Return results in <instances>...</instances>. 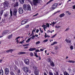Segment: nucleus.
Wrapping results in <instances>:
<instances>
[{
  "mask_svg": "<svg viewBox=\"0 0 75 75\" xmlns=\"http://www.w3.org/2000/svg\"><path fill=\"white\" fill-rule=\"evenodd\" d=\"M36 48H30L29 49V51H34V50H36Z\"/></svg>",
  "mask_w": 75,
  "mask_h": 75,
  "instance_id": "18",
  "label": "nucleus"
},
{
  "mask_svg": "<svg viewBox=\"0 0 75 75\" xmlns=\"http://www.w3.org/2000/svg\"><path fill=\"white\" fill-rule=\"evenodd\" d=\"M55 28H58V26L57 25H56L55 26Z\"/></svg>",
  "mask_w": 75,
  "mask_h": 75,
  "instance_id": "58",
  "label": "nucleus"
},
{
  "mask_svg": "<svg viewBox=\"0 0 75 75\" xmlns=\"http://www.w3.org/2000/svg\"><path fill=\"white\" fill-rule=\"evenodd\" d=\"M38 15V13H37L36 14L33 16V17H35V16H37Z\"/></svg>",
  "mask_w": 75,
  "mask_h": 75,
  "instance_id": "47",
  "label": "nucleus"
},
{
  "mask_svg": "<svg viewBox=\"0 0 75 75\" xmlns=\"http://www.w3.org/2000/svg\"><path fill=\"white\" fill-rule=\"evenodd\" d=\"M43 27V28H47V26H46V25H43L42 26V27Z\"/></svg>",
  "mask_w": 75,
  "mask_h": 75,
  "instance_id": "34",
  "label": "nucleus"
},
{
  "mask_svg": "<svg viewBox=\"0 0 75 75\" xmlns=\"http://www.w3.org/2000/svg\"><path fill=\"white\" fill-rule=\"evenodd\" d=\"M36 29L35 28H34V29H33V30L32 31V34H34V32H35V30Z\"/></svg>",
  "mask_w": 75,
  "mask_h": 75,
  "instance_id": "32",
  "label": "nucleus"
},
{
  "mask_svg": "<svg viewBox=\"0 0 75 75\" xmlns=\"http://www.w3.org/2000/svg\"><path fill=\"white\" fill-rule=\"evenodd\" d=\"M47 61L48 62H50V63L52 62V61L51 60V58H49L47 59Z\"/></svg>",
  "mask_w": 75,
  "mask_h": 75,
  "instance_id": "22",
  "label": "nucleus"
},
{
  "mask_svg": "<svg viewBox=\"0 0 75 75\" xmlns=\"http://www.w3.org/2000/svg\"><path fill=\"white\" fill-rule=\"evenodd\" d=\"M33 69H35V70H37V67H35V66H33Z\"/></svg>",
  "mask_w": 75,
  "mask_h": 75,
  "instance_id": "35",
  "label": "nucleus"
},
{
  "mask_svg": "<svg viewBox=\"0 0 75 75\" xmlns=\"http://www.w3.org/2000/svg\"><path fill=\"white\" fill-rule=\"evenodd\" d=\"M50 63V65L52 67H55V64H54V63L52 61Z\"/></svg>",
  "mask_w": 75,
  "mask_h": 75,
  "instance_id": "16",
  "label": "nucleus"
},
{
  "mask_svg": "<svg viewBox=\"0 0 75 75\" xmlns=\"http://www.w3.org/2000/svg\"><path fill=\"white\" fill-rule=\"evenodd\" d=\"M30 38H32V40H33V39H34V38L33 36H32Z\"/></svg>",
  "mask_w": 75,
  "mask_h": 75,
  "instance_id": "60",
  "label": "nucleus"
},
{
  "mask_svg": "<svg viewBox=\"0 0 75 75\" xmlns=\"http://www.w3.org/2000/svg\"><path fill=\"white\" fill-rule=\"evenodd\" d=\"M24 49H27V48H28V47H24Z\"/></svg>",
  "mask_w": 75,
  "mask_h": 75,
  "instance_id": "59",
  "label": "nucleus"
},
{
  "mask_svg": "<svg viewBox=\"0 0 75 75\" xmlns=\"http://www.w3.org/2000/svg\"><path fill=\"white\" fill-rule=\"evenodd\" d=\"M31 40V38H29L28 39V40H27L26 41V42H29Z\"/></svg>",
  "mask_w": 75,
  "mask_h": 75,
  "instance_id": "29",
  "label": "nucleus"
},
{
  "mask_svg": "<svg viewBox=\"0 0 75 75\" xmlns=\"http://www.w3.org/2000/svg\"><path fill=\"white\" fill-rule=\"evenodd\" d=\"M18 13L19 14H23V9L22 8H19L18 9Z\"/></svg>",
  "mask_w": 75,
  "mask_h": 75,
  "instance_id": "4",
  "label": "nucleus"
},
{
  "mask_svg": "<svg viewBox=\"0 0 75 75\" xmlns=\"http://www.w3.org/2000/svg\"><path fill=\"white\" fill-rule=\"evenodd\" d=\"M35 51L36 52H40V50L38 49L36 50Z\"/></svg>",
  "mask_w": 75,
  "mask_h": 75,
  "instance_id": "40",
  "label": "nucleus"
},
{
  "mask_svg": "<svg viewBox=\"0 0 75 75\" xmlns=\"http://www.w3.org/2000/svg\"><path fill=\"white\" fill-rule=\"evenodd\" d=\"M46 25H47V27L49 28L50 27V24L47 23H46Z\"/></svg>",
  "mask_w": 75,
  "mask_h": 75,
  "instance_id": "37",
  "label": "nucleus"
},
{
  "mask_svg": "<svg viewBox=\"0 0 75 75\" xmlns=\"http://www.w3.org/2000/svg\"><path fill=\"white\" fill-rule=\"evenodd\" d=\"M19 4H18V2L16 1V3L13 5V7H17L18 6Z\"/></svg>",
  "mask_w": 75,
  "mask_h": 75,
  "instance_id": "14",
  "label": "nucleus"
},
{
  "mask_svg": "<svg viewBox=\"0 0 75 75\" xmlns=\"http://www.w3.org/2000/svg\"><path fill=\"white\" fill-rule=\"evenodd\" d=\"M34 73L35 75H38V74H39V70L38 69L35 70Z\"/></svg>",
  "mask_w": 75,
  "mask_h": 75,
  "instance_id": "13",
  "label": "nucleus"
},
{
  "mask_svg": "<svg viewBox=\"0 0 75 75\" xmlns=\"http://www.w3.org/2000/svg\"><path fill=\"white\" fill-rule=\"evenodd\" d=\"M3 10H1L0 11V13L1 14V16H2V14L3 13Z\"/></svg>",
  "mask_w": 75,
  "mask_h": 75,
  "instance_id": "33",
  "label": "nucleus"
},
{
  "mask_svg": "<svg viewBox=\"0 0 75 75\" xmlns=\"http://www.w3.org/2000/svg\"><path fill=\"white\" fill-rule=\"evenodd\" d=\"M2 61H3V60L2 59L0 60V62H2Z\"/></svg>",
  "mask_w": 75,
  "mask_h": 75,
  "instance_id": "64",
  "label": "nucleus"
},
{
  "mask_svg": "<svg viewBox=\"0 0 75 75\" xmlns=\"http://www.w3.org/2000/svg\"><path fill=\"white\" fill-rule=\"evenodd\" d=\"M57 44V42H53L52 44H51V45H54V44Z\"/></svg>",
  "mask_w": 75,
  "mask_h": 75,
  "instance_id": "31",
  "label": "nucleus"
},
{
  "mask_svg": "<svg viewBox=\"0 0 75 75\" xmlns=\"http://www.w3.org/2000/svg\"><path fill=\"white\" fill-rule=\"evenodd\" d=\"M64 75H69L68 73H67V71H64Z\"/></svg>",
  "mask_w": 75,
  "mask_h": 75,
  "instance_id": "27",
  "label": "nucleus"
},
{
  "mask_svg": "<svg viewBox=\"0 0 75 75\" xmlns=\"http://www.w3.org/2000/svg\"><path fill=\"white\" fill-rule=\"evenodd\" d=\"M9 32H10V30H4L2 33V35H4V34H7Z\"/></svg>",
  "mask_w": 75,
  "mask_h": 75,
  "instance_id": "12",
  "label": "nucleus"
},
{
  "mask_svg": "<svg viewBox=\"0 0 75 75\" xmlns=\"http://www.w3.org/2000/svg\"><path fill=\"white\" fill-rule=\"evenodd\" d=\"M41 33H43V31H42V30H41L40 31Z\"/></svg>",
  "mask_w": 75,
  "mask_h": 75,
  "instance_id": "62",
  "label": "nucleus"
},
{
  "mask_svg": "<svg viewBox=\"0 0 75 75\" xmlns=\"http://www.w3.org/2000/svg\"><path fill=\"white\" fill-rule=\"evenodd\" d=\"M52 1H54V0H50L48 2H47V4H49V3H51V2Z\"/></svg>",
  "mask_w": 75,
  "mask_h": 75,
  "instance_id": "30",
  "label": "nucleus"
},
{
  "mask_svg": "<svg viewBox=\"0 0 75 75\" xmlns=\"http://www.w3.org/2000/svg\"><path fill=\"white\" fill-rule=\"evenodd\" d=\"M21 38V37H18L16 38L15 39V40H18V38Z\"/></svg>",
  "mask_w": 75,
  "mask_h": 75,
  "instance_id": "44",
  "label": "nucleus"
},
{
  "mask_svg": "<svg viewBox=\"0 0 75 75\" xmlns=\"http://www.w3.org/2000/svg\"><path fill=\"white\" fill-rule=\"evenodd\" d=\"M4 7H8L9 6V3L8 2L6 1L4 2Z\"/></svg>",
  "mask_w": 75,
  "mask_h": 75,
  "instance_id": "5",
  "label": "nucleus"
},
{
  "mask_svg": "<svg viewBox=\"0 0 75 75\" xmlns=\"http://www.w3.org/2000/svg\"><path fill=\"white\" fill-rule=\"evenodd\" d=\"M56 35H57V34H55L54 35H53L52 36V37L51 38H54V37H55Z\"/></svg>",
  "mask_w": 75,
  "mask_h": 75,
  "instance_id": "41",
  "label": "nucleus"
},
{
  "mask_svg": "<svg viewBox=\"0 0 75 75\" xmlns=\"http://www.w3.org/2000/svg\"><path fill=\"white\" fill-rule=\"evenodd\" d=\"M13 37V35L11 34V35H10L8 37V39H11V38Z\"/></svg>",
  "mask_w": 75,
  "mask_h": 75,
  "instance_id": "26",
  "label": "nucleus"
},
{
  "mask_svg": "<svg viewBox=\"0 0 75 75\" xmlns=\"http://www.w3.org/2000/svg\"><path fill=\"white\" fill-rule=\"evenodd\" d=\"M13 49H10L7 50L6 51V52H7V53H8V52H11V53H12V52H13Z\"/></svg>",
  "mask_w": 75,
  "mask_h": 75,
  "instance_id": "15",
  "label": "nucleus"
},
{
  "mask_svg": "<svg viewBox=\"0 0 75 75\" xmlns=\"http://www.w3.org/2000/svg\"><path fill=\"white\" fill-rule=\"evenodd\" d=\"M17 72L18 74H20V70H18Z\"/></svg>",
  "mask_w": 75,
  "mask_h": 75,
  "instance_id": "51",
  "label": "nucleus"
},
{
  "mask_svg": "<svg viewBox=\"0 0 75 75\" xmlns=\"http://www.w3.org/2000/svg\"><path fill=\"white\" fill-rule=\"evenodd\" d=\"M38 31H39V30H38V29H37V30H36V33H38Z\"/></svg>",
  "mask_w": 75,
  "mask_h": 75,
  "instance_id": "56",
  "label": "nucleus"
},
{
  "mask_svg": "<svg viewBox=\"0 0 75 75\" xmlns=\"http://www.w3.org/2000/svg\"><path fill=\"white\" fill-rule=\"evenodd\" d=\"M64 16H65V14L64 13H63L60 14L59 17L60 18H62V17H64Z\"/></svg>",
  "mask_w": 75,
  "mask_h": 75,
  "instance_id": "20",
  "label": "nucleus"
},
{
  "mask_svg": "<svg viewBox=\"0 0 75 75\" xmlns=\"http://www.w3.org/2000/svg\"><path fill=\"white\" fill-rule=\"evenodd\" d=\"M40 51H44V50H43L42 49H40Z\"/></svg>",
  "mask_w": 75,
  "mask_h": 75,
  "instance_id": "55",
  "label": "nucleus"
},
{
  "mask_svg": "<svg viewBox=\"0 0 75 75\" xmlns=\"http://www.w3.org/2000/svg\"><path fill=\"white\" fill-rule=\"evenodd\" d=\"M57 6H58V4L57 3L54 4L52 6V9H53V10H54V9L56 7H57Z\"/></svg>",
  "mask_w": 75,
  "mask_h": 75,
  "instance_id": "11",
  "label": "nucleus"
},
{
  "mask_svg": "<svg viewBox=\"0 0 75 75\" xmlns=\"http://www.w3.org/2000/svg\"><path fill=\"white\" fill-rule=\"evenodd\" d=\"M10 14L11 15V16H10L9 17V20L10 19H11L12 18V16H13V11H11V8H10Z\"/></svg>",
  "mask_w": 75,
  "mask_h": 75,
  "instance_id": "10",
  "label": "nucleus"
},
{
  "mask_svg": "<svg viewBox=\"0 0 75 75\" xmlns=\"http://www.w3.org/2000/svg\"><path fill=\"white\" fill-rule=\"evenodd\" d=\"M10 75H16L12 71H11L10 72Z\"/></svg>",
  "mask_w": 75,
  "mask_h": 75,
  "instance_id": "28",
  "label": "nucleus"
},
{
  "mask_svg": "<svg viewBox=\"0 0 75 75\" xmlns=\"http://www.w3.org/2000/svg\"><path fill=\"white\" fill-rule=\"evenodd\" d=\"M49 75H53V74H52V73L51 72H49Z\"/></svg>",
  "mask_w": 75,
  "mask_h": 75,
  "instance_id": "43",
  "label": "nucleus"
},
{
  "mask_svg": "<svg viewBox=\"0 0 75 75\" xmlns=\"http://www.w3.org/2000/svg\"><path fill=\"white\" fill-rule=\"evenodd\" d=\"M70 48L71 49V50H72L74 49V47L72 46H71L70 47Z\"/></svg>",
  "mask_w": 75,
  "mask_h": 75,
  "instance_id": "39",
  "label": "nucleus"
},
{
  "mask_svg": "<svg viewBox=\"0 0 75 75\" xmlns=\"http://www.w3.org/2000/svg\"><path fill=\"white\" fill-rule=\"evenodd\" d=\"M17 9L15 8L13 9V15L16 16L17 15Z\"/></svg>",
  "mask_w": 75,
  "mask_h": 75,
  "instance_id": "8",
  "label": "nucleus"
},
{
  "mask_svg": "<svg viewBox=\"0 0 75 75\" xmlns=\"http://www.w3.org/2000/svg\"><path fill=\"white\" fill-rule=\"evenodd\" d=\"M14 68V69H15V70H17V66H15Z\"/></svg>",
  "mask_w": 75,
  "mask_h": 75,
  "instance_id": "45",
  "label": "nucleus"
},
{
  "mask_svg": "<svg viewBox=\"0 0 75 75\" xmlns=\"http://www.w3.org/2000/svg\"><path fill=\"white\" fill-rule=\"evenodd\" d=\"M26 53L25 52H21L18 53L19 55H23V54H25Z\"/></svg>",
  "mask_w": 75,
  "mask_h": 75,
  "instance_id": "19",
  "label": "nucleus"
},
{
  "mask_svg": "<svg viewBox=\"0 0 75 75\" xmlns=\"http://www.w3.org/2000/svg\"><path fill=\"white\" fill-rule=\"evenodd\" d=\"M9 72V70L8 69L6 68L5 70V74L6 75H8Z\"/></svg>",
  "mask_w": 75,
  "mask_h": 75,
  "instance_id": "9",
  "label": "nucleus"
},
{
  "mask_svg": "<svg viewBox=\"0 0 75 75\" xmlns=\"http://www.w3.org/2000/svg\"><path fill=\"white\" fill-rule=\"evenodd\" d=\"M48 39H45V40L43 41V42H46L48 41Z\"/></svg>",
  "mask_w": 75,
  "mask_h": 75,
  "instance_id": "42",
  "label": "nucleus"
},
{
  "mask_svg": "<svg viewBox=\"0 0 75 75\" xmlns=\"http://www.w3.org/2000/svg\"><path fill=\"white\" fill-rule=\"evenodd\" d=\"M68 14H69V15H71V13H70L69 12L68 13Z\"/></svg>",
  "mask_w": 75,
  "mask_h": 75,
  "instance_id": "61",
  "label": "nucleus"
},
{
  "mask_svg": "<svg viewBox=\"0 0 75 75\" xmlns=\"http://www.w3.org/2000/svg\"><path fill=\"white\" fill-rule=\"evenodd\" d=\"M69 28H67V29H66V30H65V31H68L69 30Z\"/></svg>",
  "mask_w": 75,
  "mask_h": 75,
  "instance_id": "49",
  "label": "nucleus"
},
{
  "mask_svg": "<svg viewBox=\"0 0 75 75\" xmlns=\"http://www.w3.org/2000/svg\"><path fill=\"white\" fill-rule=\"evenodd\" d=\"M30 56H31V57H33V53H30Z\"/></svg>",
  "mask_w": 75,
  "mask_h": 75,
  "instance_id": "48",
  "label": "nucleus"
},
{
  "mask_svg": "<svg viewBox=\"0 0 75 75\" xmlns=\"http://www.w3.org/2000/svg\"><path fill=\"white\" fill-rule=\"evenodd\" d=\"M4 18H7V17H8V14L7 13L5 14L4 15Z\"/></svg>",
  "mask_w": 75,
  "mask_h": 75,
  "instance_id": "21",
  "label": "nucleus"
},
{
  "mask_svg": "<svg viewBox=\"0 0 75 75\" xmlns=\"http://www.w3.org/2000/svg\"><path fill=\"white\" fill-rule=\"evenodd\" d=\"M22 70L25 73H27L29 71V68L27 67H25L23 68Z\"/></svg>",
  "mask_w": 75,
  "mask_h": 75,
  "instance_id": "2",
  "label": "nucleus"
},
{
  "mask_svg": "<svg viewBox=\"0 0 75 75\" xmlns=\"http://www.w3.org/2000/svg\"><path fill=\"white\" fill-rule=\"evenodd\" d=\"M67 42H68V43H71V40H68Z\"/></svg>",
  "mask_w": 75,
  "mask_h": 75,
  "instance_id": "52",
  "label": "nucleus"
},
{
  "mask_svg": "<svg viewBox=\"0 0 75 75\" xmlns=\"http://www.w3.org/2000/svg\"><path fill=\"white\" fill-rule=\"evenodd\" d=\"M38 57H39V60H41V57L40 56H39Z\"/></svg>",
  "mask_w": 75,
  "mask_h": 75,
  "instance_id": "53",
  "label": "nucleus"
},
{
  "mask_svg": "<svg viewBox=\"0 0 75 75\" xmlns=\"http://www.w3.org/2000/svg\"><path fill=\"white\" fill-rule=\"evenodd\" d=\"M54 75H59V73H58V72L56 71L55 73H54Z\"/></svg>",
  "mask_w": 75,
  "mask_h": 75,
  "instance_id": "38",
  "label": "nucleus"
},
{
  "mask_svg": "<svg viewBox=\"0 0 75 75\" xmlns=\"http://www.w3.org/2000/svg\"><path fill=\"white\" fill-rule=\"evenodd\" d=\"M2 22H3L4 23H5V20H4L3 19H2Z\"/></svg>",
  "mask_w": 75,
  "mask_h": 75,
  "instance_id": "46",
  "label": "nucleus"
},
{
  "mask_svg": "<svg viewBox=\"0 0 75 75\" xmlns=\"http://www.w3.org/2000/svg\"><path fill=\"white\" fill-rule=\"evenodd\" d=\"M4 74V72L3 69H0V75H3Z\"/></svg>",
  "mask_w": 75,
  "mask_h": 75,
  "instance_id": "17",
  "label": "nucleus"
},
{
  "mask_svg": "<svg viewBox=\"0 0 75 75\" xmlns=\"http://www.w3.org/2000/svg\"><path fill=\"white\" fill-rule=\"evenodd\" d=\"M40 43V41H38L36 42L35 44L36 45H37V44H39Z\"/></svg>",
  "mask_w": 75,
  "mask_h": 75,
  "instance_id": "36",
  "label": "nucleus"
},
{
  "mask_svg": "<svg viewBox=\"0 0 75 75\" xmlns=\"http://www.w3.org/2000/svg\"><path fill=\"white\" fill-rule=\"evenodd\" d=\"M25 0H19V2H20L21 4H23L24 2V1Z\"/></svg>",
  "mask_w": 75,
  "mask_h": 75,
  "instance_id": "23",
  "label": "nucleus"
},
{
  "mask_svg": "<svg viewBox=\"0 0 75 75\" xmlns=\"http://www.w3.org/2000/svg\"><path fill=\"white\" fill-rule=\"evenodd\" d=\"M34 54L35 55V56L37 58H38V57L39 56L37 55V52H34Z\"/></svg>",
  "mask_w": 75,
  "mask_h": 75,
  "instance_id": "25",
  "label": "nucleus"
},
{
  "mask_svg": "<svg viewBox=\"0 0 75 75\" xmlns=\"http://www.w3.org/2000/svg\"><path fill=\"white\" fill-rule=\"evenodd\" d=\"M68 62H69L70 63H75V61L73 60H69L68 61Z\"/></svg>",
  "mask_w": 75,
  "mask_h": 75,
  "instance_id": "24",
  "label": "nucleus"
},
{
  "mask_svg": "<svg viewBox=\"0 0 75 75\" xmlns=\"http://www.w3.org/2000/svg\"><path fill=\"white\" fill-rule=\"evenodd\" d=\"M16 42H17V44H18V43H19V41H18V40H17Z\"/></svg>",
  "mask_w": 75,
  "mask_h": 75,
  "instance_id": "57",
  "label": "nucleus"
},
{
  "mask_svg": "<svg viewBox=\"0 0 75 75\" xmlns=\"http://www.w3.org/2000/svg\"><path fill=\"white\" fill-rule=\"evenodd\" d=\"M34 6H37V3H40L41 0H33Z\"/></svg>",
  "mask_w": 75,
  "mask_h": 75,
  "instance_id": "3",
  "label": "nucleus"
},
{
  "mask_svg": "<svg viewBox=\"0 0 75 75\" xmlns=\"http://www.w3.org/2000/svg\"><path fill=\"white\" fill-rule=\"evenodd\" d=\"M24 62L26 65H28L30 64V61L28 59H25L24 60Z\"/></svg>",
  "mask_w": 75,
  "mask_h": 75,
  "instance_id": "7",
  "label": "nucleus"
},
{
  "mask_svg": "<svg viewBox=\"0 0 75 75\" xmlns=\"http://www.w3.org/2000/svg\"><path fill=\"white\" fill-rule=\"evenodd\" d=\"M58 47H55V49L57 50H58Z\"/></svg>",
  "mask_w": 75,
  "mask_h": 75,
  "instance_id": "54",
  "label": "nucleus"
},
{
  "mask_svg": "<svg viewBox=\"0 0 75 75\" xmlns=\"http://www.w3.org/2000/svg\"><path fill=\"white\" fill-rule=\"evenodd\" d=\"M25 28H28V27H29V25H26L25 27Z\"/></svg>",
  "mask_w": 75,
  "mask_h": 75,
  "instance_id": "50",
  "label": "nucleus"
},
{
  "mask_svg": "<svg viewBox=\"0 0 75 75\" xmlns=\"http://www.w3.org/2000/svg\"><path fill=\"white\" fill-rule=\"evenodd\" d=\"M23 9L24 10H29V11L31 10V6L29 4L27 5L25 4H24L23 5Z\"/></svg>",
  "mask_w": 75,
  "mask_h": 75,
  "instance_id": "1",
  "label": "nucleus"
},
{
  "mask_svg": "<svg viewBox=\"0 0 75 75\" xmlns=\"http://www.w3.org/2000/svg\"><path fill=\"white\" fill-rule=\"evenodd\" d=\"M57 22H54V21H53V24H56Z\"/></svg>",
  "mask_w": 75,
  "mask_h": 75,
  "instance_id": "63",
  "label": "nucleus"
},
{
  "mask_svg": "<svg viewBox=\"0 0 75 75\" xmlns=\"http://www.w3.org/2000/svg\"><path fill=\"white\" fill-rule=\"evenodd\" d=\"M27 22H28V20H27L26 19H24L22 21L21 24L22 25H24V24H25L27 23Z\"/></svg>",
  "mask_w": 75,
  "mask_h": 75,
  "instance_id": "6",
  "label": "nucleus"
}]
</instances>
